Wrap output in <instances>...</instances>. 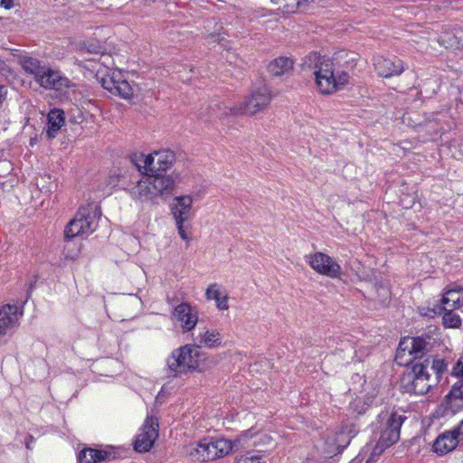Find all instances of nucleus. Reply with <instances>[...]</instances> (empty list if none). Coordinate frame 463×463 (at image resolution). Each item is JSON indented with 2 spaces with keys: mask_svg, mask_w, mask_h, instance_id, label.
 Masks as SVG:
<instances>
[{
  "mask_svg": "<svg viewBox=\"0 0 463 463\" xmlns=\"http://www.w3.org/2000/svg\"><path fill=\"white\" fill-rule=\"evenodd\" d=\"M301 0H271V2L278 5V9L285 13H294L299 6Z\"/></svg>",
  "mask_w": 463,
  "mask_h": 463,
  "instance_id": "nucleus-30",
  "label": "nucleus"
},
{
  "mask_svg": "<svg viewBox=\"0 0 463 463\" xmlns=\"http://www.w3.org/2000/svg\"><path fill=\"white\" fill-rule=\"evenodd\" d=\"M442 322L445 327L458 328L461 326L460 317L454 312L455 309H442Z\"/></svg>",
  "mask_w": 463,
  "mask_h": 463,
  "instance_id": "nucleus-28",
  "label": "nucleus"
},
{
  "mask_svg": "<svg viewBox=\"0 0 463 463\" xmlns=\"http://www.w3.org/2000/svg\"><path fill=\"white\" fill-rule=\"evenodd\" d=\"M175 159V156L172 151L162 150L148 154V158L146 162L150 165L149 173L156 174L157 172H165L169 169Z\"/></svg>",
  "mask_w": 463,
  "mask_h": 463,
  "instance_id": "nucleus-19",
  "label": "nucleus"
},
{
  "mask_svg": "<svg viewBox=\"0 0 463 463\" xmlns=\"http://www.w3.org/2000/svg\"><path fill=\"white\" fill-rule=\"evenodd\" d=\"M222 340V335L219 331L207 327L200 329L195 338L200 347L204 346L207 348H217L221 346Z\"/></svg>",
  "mask_w": 463,
  "mask_h": 463,
  "instance_id": "nucleus-22",
  "label": "nucleus"
},
{
  "mask_svg": "<svg viewBox=\"0 0 463 463\" xmlns=\"http://www.w3.org/2000/svg\"><path fill=\"white\" fill-rule=\"evenodd\" d=\"M234 463H266V461L258 455H244L237 458Z\"/></svg>",
  "mask_w": 463,
  "mask_h": 463,
  "instance_id": "nucleus-33",
  "label": "nucleus"
},
{
  "mask_svg": "<svg viewBox=\"0 0 463 463\" xmlns=\"http://www.w3.org/2000/svg\"><path fill=\"white\" fill-rule=\"evenodd\" d=\"M157 427L158 424L156 419L153 417L146 418L134 443V448L137 451L146 452L153 447L155 440L158 437Z\"/></svg>",
  "mask_w": 463,
  "mask_h": 463,
  "instance_id": "nucleus-14",
  "label": "nucleus"
},
{
  "mask_svg": "<svg viewBox=\"0 0 463 463\" xmlns=\"http://www.w3.org/2000/svg\"><path fill=\"white\" fill-rule=\"evenodd\" d=\"M0 5L5 9H10L14 5L13 0H1Z\"/></svg>",
  "mask_w": 463,
  "mask_h": 463,
  "instance_id": "nucleus-37",
  "label": "nucleus"
},
{
  "mask_svg": "<svg viewBox=\"0 0 463 463\" xmlns=\"http://www.w3.org/2000/svg\"><path fill=\"white\" fill-rule=\"evenodd\" d=\"M172 317L180 323L184 332H189L198 323V309L188 302H183L174 308Z\"/></svg>",
  "mask_w": 463,
  "mask_h": 463,
  "instance_id": "nucleus-15",
  "label": "nucleus"
},
{
  "mask_svg": "<svg viewBox=\"0 0 463 463\" xmlns=\"http://www.w3.org/2000/svg\"><path fill=\"white\" fill-rule=\"evenodd\" d=\"M194 198L191 195L175 196L170 205L175 222H187L192 219Z\"/></svg>",
  "mask_w": 463,
  "mask_h": 463,
  "instance_id": "nucleus-17",
  "label": "nucleus"
},
{
  "mask_svg": "<svg viewBox=\"0 0 463 463\" xmlns=\"http://www.w3.org/2000/svg\"><path fill=\"white\" fill-rule=\"evenodd\" d=\"M409 383L405 386L408 392L423 395L433 386L437 385V377H432L427 364H416L412 367L411 373L408 374Z\"/></svg>",
  "mask_w": 463,
  "mask_h": 463,
  "instance_id": "nucleus-9",
  "label": "nucleus"
},
{
  "mask_svg": "<svg viewBox=\"0 0 463 463\" xmlns=\"http://www.w3.org/2000/svg\"><path fill=\"white\" fill-rule=\"evenodd\" d=\"M184 222H175L177 232L182 240H184L185 241H190V237L188 236V234L186 233L185 230H184Z\"/></svg>",
  "mask_w": 463,
  "mask_h": 463,
  "instance_id": "nucleus-34",
  "label": "nucleus"
},
{
  "mask_svg": "<svg viewBox=\"0 0 463 463\" xmlns=\"http://www.w3.org/2000/svg\"><path fill=\"white\" fill-rule=\"evenodd\" d=\"M307 61L312 67L316 85L320 93L333 94L348 84L350 75L335 59L310 53Z\"/></svg>",
  "mask_w": 463,
  "mask_h": 463,
  "instance_id": "nucleus-1",
  "label": "nucleus"
},
{
  "mask_svg": "<svg viewBox=\"0 0 463 463\" xmlns=\"http://www.w3.org/2000/svg\"><path fill=\"white\" fill-rule=\"evenodd\" d=\"M205 298L207 300L215 301L218 310L225 311L229 309V296L226 289L218 283L210 284L205 290Z\"/></svg>",
  "mask_w": 463,
  "mask_h": 463,
  "instance_id": "nucleus-21",
  "label": "nucleus"
},
{
  "mask_svg": "<svg viewBox=\"0 0 463 463\" xmlns=\"http://www.w3.org/2000/svg\"><path fill=\"white\" fill-rule=\"evenodd\" d=\"M447 402L453 406V402L457 401H463V380H458L455 383L450 390L449 393L447 395Z\"/></svg>",
  "mask_w": 463,
  "mask_h": 463,
  "instance_id": "nucleus-29",
  "label": "nucleus"
},
{
  "mask_svg": "<svg viewBox=\"0 0 463 463\" xmlns=\"http://www.w3.org/2000/svg\"><path fill=\"white\" fill-rule=\"evenodd\" d=\"M268 69L273 76H281L293 69V61L287 57H279L269 64Z\"/></svg>",
  "mask_w": 463,
  "mask_h": 463,
  "instance_id": "nucleus-25",
  "label": "nucleus"
},
{
  "mask_svg": "<svg viewBox=\"0 0 463 463\" xmlns=\"http://www.w3.org/2000/svg\"><path fill=\"white\" fill-rule=\"evenodd\" d=\"M64 125V113L62 110L54 109H52L48 114V128L47 136L50 138H54Z\"/></svg>",
  "mask_w": 463,
  "mask_h": 463,
  "instance_id": "nucleus-24",
  "label": "nucleus"
},
{
  "mask_svg": "<svg viewBox=\"0 0 463 463\" xmlns=\"http://www.w3.org/2000/svg\"><path fill=\"white\" fill-rule=\"evenodd\" d=\"M457 437H458V440L463 439V420L459 422V424L453 430H451Z\"/></svg>",
  "mask_w": 463,
  "mask_h": 463,
  "instance_id": "nucleus-36",
  "label": "nucleus"
},
{
  "mask_svg": "<svg viewBox=\"0 0 463 463\" xmlns=\"http://www.w3.org/2000/svg\"><path fill=\"white\" fill-rule=\"evenodd\" d=\"M353 438L352 429L343 427L339 431L327 435L323 443L322 452L326 458H332L345 449Z\"/></svg>",
  "mask_w": 463,
  "mask_h": 463,
  "instance_id": "nucleus-12",
  "label": "nucleus"
},
{
  "mask_svg": "<svg viewBox=\"0 0 463 463\" xmlns=\"http://www.w3.org/2000/svg\"><path fill=\"white\" fill-rule=\"evenodd\" d=\"M458 443V437H457L452 430H448L439 434L436 438L433 443V450L438 455H446L449 452L453 451Z\"/></svg>",
  "mask_w": 463,
  "mask_h": 463,
  "instance_id": "nucleus-20",
  "label": "nucleus"
},
{
  "mask_svg": "<svg viewBox=\"0 0 463 463\" xmlns=\"http://www.w3.org/2000/svg\"><path fill=\"white\" fill-rule=\"evenodd\" d=\"M173 176L149 173L129 188V194L135 201L158 203V199L167 197L175 190Z\"/></svg>",
  "mask_w": 463,
  "mask_h": 463,
  "instance_id": "nucleus-2",
  "label": "nucleus"
},
{
  "mask_svg": "<svg viewBox=\"0 0 463 463\" xmlns=\"http://www.w3.org/2000/svg\"><path fill=\"white\" fill-rule=\"evenodd\" d=\"M148 158V155H144L142 153L135 154L132 156V161L137 167V169L141 172L144 171L146 174H149L150 172V165L146 164V159Z\"/></svg>",
  "mask_w": 463,
  "mask_h": 463,
  "instance_id": "nucleus-31",
  "label": "nucleus"
},
{
  "mask_svg": "<svg viewBox=\"0 0 463 463\" xmlns=\"http://www.w3.org/2000/svg\"><path fill=\"white\" fill-rule=\"evenodd\" d=\"M19 62L25 72L33 76L35 81L37 80L38 75L41 74L45 67L44 65H41L39 60L30 56L21 57Z\"/></svg>",
  "mask_w": 463,
  "mask_h": 463,
  "instance_id": "nucleus-26",
  "label": "nucleus"
},
{
  "mask_svg": "<svg viewBox=\"0 0 463 463\" xmlns=\"http://www.w3.org/2000/svg\"><path fill=\"white\" fill-rule=\"evenodd\" d=\"M380 438L373 454H381L386 448L400 439V430L404 418L396 412L384 411L378 415Z\"/></svg>",
  "mask_w": 463,
  "mask_h": 463,
  "instance_id": "nucleus-6",
  "label": "nucleus"
},
{
  "mask_svg": "<svg viewBox=\"0 0 463 463\" xmlns=\"http://www.w3.org/2000/svg\"><path fill=\"white\" fill-rule=\"evenodd\" d=\"M442 309H458L463 307V288L445 291L440 300Z\"/></svg>",
  "mask_w": 463,
  "mask_h": 463,
  "instance_id": "nucleus-23",
  "label": "nucleus"
},
{
  "mask_svg": "<svg viewBox=\"0 0 463 463\" xmlns=\"http://www.w3.org/2000/svg\"><path fill=\"white\" fill-rule=\"evenodd\" d=\"M22 314L16 305L5 304L0 307V336L7 335L18 326Z\"/></svg>",
  "mask_w": 463,
  "mask_h": 463,
  "instance_id": "nucleus-16",
  "label": "nucleus"
},
{
  "mask_svg": "<svg viewBox=\"0 0 463 463\" xmlns=\"http://www.w3.org/2000/svg\"><path fill=\"white\" fill-rule=\"evenodd\" d=\"M107 456L108 453L106 451L85 449L79 453L78 459L80 463H97L104 460Z\"/></svg>",
  "mask_w": 463,
  "mask_h": 463,
  "instance_id": "nucleus-27",
  "label": "nucleus"
},
{
  "mask_svg": "<svg viewBox=\"0 0 463 463\" xmlns=\"http://www.w3.org/2000/svg\"><path fill=\"white\" fill-rule=\"evenodd\" d=\"M206 354L199 345H185L175 349L167 358V366L173 375L184 374L190 371L202 372L205 368Z\"/></svg>",
  "mask_w": 463,
  "mask_h": 463,
  "instance_id": "nucleus-3",
  "label": "nucleus"
},
{
  "mask_svg": "<svg viewBox=\"0 0 463 463\" xmlns=\"http://www.w3.org/2000/svg\"><path fill=\"white\" fill-rule=\"evenodd\" d=\"M272 99L271 91L265 86L253 90L239 106L231 109L234 116L255 115L265 110Z\"/></svg>",
  "mask_w": 463,
  "mask_h": 463,
  "instance_id": "nucleus-8",
  "label": "nucleus"
},
{
  "mask_svg": "<svg viewBox=\"0 0 463 463\" xmlns=\"http://www.w3.org/2000/svg\"><path fill=\"white\" fill-rule=\"evenodd\" d=\"M440 345L439 335L437 332L424 334L418 337L402 338L397 349V355L403 356L408 353L412 358H420Z\"/></svg>",
  "mask_w": 463,
  "mask_h": 463,
  "instance_id": "nucleus-7",
  "label": "nucleus"
},
{
  "mask_svg": "<svg viewBox=\"0 0 463 463\" xmlns=\"http://www.w3.org/2000/svg\"><path fill=\"white\" fill-rule=\"evenodd\" d=\"M36 82L46 90L61 91L73 86L71 81L60 71L45 66L38 75Z\"/></svg>",
  "mask_w": 463,
  "mask_h": 463,
  "instance_id": "nucleus-13",
  "label": "nucleus"
},
{
  "mask_svg": "<svg viewBox=\"0 0 463 463\" xmlns=\"http://www.w3.org/2000/svg\"><path fill=\"white\" fill-rule=\"evenodd\" d=\"M102 87L113 95L122 99H130L134 94V90L130 83L124 79L121 71L114 70L109 74L100 78Z\"/></svg>",
  "mask_w": 463,
  "mask_h": 463,
  "instance_id": "nucleus-11",
  "label": "nucleus"
},
{
  "mask_svg": "<svg viewBox=\"0 0 463 463\" xmlns=\"http://www.w3.org/2000/svg\"><path fill=\"white\" fill-rule=\"evenodd\" d=\"M374 67L377 73L384 78L398 76L404 71L402 61L396 57H378L374 61Z\"/></svg>",
  "mask_w": 463,
  "mask_h": 463,
  "instance_id": "nucleus-18",
  "label": "nucleus"
},
{
  "mask_svg": "<svg viewBox=\"0 0 463 463\" xmlns=\"http://www.w3.org/2000/svg\"><path fill=\"white\" fill-rule=\"evenodd\" d=\"M447 369V364L443 359L435 358L431 362V366L429 370L432 371L437 377L438 382L439 381L440 374Z\"/></svg>",
  "mask_w": 463,
  "mask_h": 463,
  "instance_id": "nucleus-32",
  "label": "nucleus"
},
{
  "mask_svg": "<svg viewBox=\"0 0 463 463\" xmlns=\"http://www.w3.org/2000/svg\"><path fill=\"white\" fill-rule=\"evenodd\" d=\"M100 215V209L95 203H89L81 206L75 217L65 228L66 239H72L78 236H88L91 234L97 226V220Z\"/></svg>",
  "mask_w": 463,
  "mask_h": 463,
  "instance_id": "nucleus-4",
  "label": "nucleus"
},
{
  "mask_svg": "<svg viewBox=\"0 0 463 463\" xmlns=\"http://www.w3.org/2000/svg\"><path fill=\"white\" fill-rule=\"evenodd\" d=\"M232 450V443L229 439L205 438L191 445L188 454L194 460L204 462L225 457Z\"/></svg>",
  "mask_w": 463,
  "mask_h": 463,
  "instance_id": "nucleus-5",
  "label": "nucleus"
},
{
  "mask_svg": "<svg viewBox=\"0 0 463 463\" xmlns=\"http://www.w3.org/2000/svg\"><path fill=\"white\" fill-rule=\"evenodd\" d=\"M451 373L453 376H456V377L463 376V363L460 361H458L453 365Z\"/></svg>",
  "mask_w": 463,
  "mask_h": 463,
  "instance_id": "nucleus-35",
  "label": "nucleus"
},
{
  "mask_svg": "<svg viewBox=\"0 0 463 463\" xmlns=\"http://www.w3.org/2000/svg\"><path fill=\"white\" fill-rule=\"evenodd\" d=\"M307 263L320 275L330 279H340L343 270L339 263L329 255L324 252H315L305 256Z\"/></svg>",
  "mask_w": 463,
  "mask_h": 463,
  "instance_id": "nucleus-10",
  "label": "nucleus"
}]
</instances>
